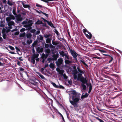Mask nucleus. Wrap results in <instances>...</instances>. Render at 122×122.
Masks as SVG:
<instances>
[{
  "label": "nucleus",
  "instance_id": "nucleus-52",
  "mask_svg": "<svg viewBox=\"0 0 122 122\" xmlns=\"http://www.w3.org/2000/svg\"><path fill=\"white\" fill-rule=\"evenodd\" d=\"M20 33V32L19 31H17L16 32L14 33V35L15 36L18 35Z\"/></svg>",
  "mask_w": 122,
  "mask_h": 122
},
{
  "label": "nucleus",
  "instance_id": "nucleus-62",
  "mask_svg": "<svg viewBox=\"0 0 122 122\" xmlns=\"http://www.w3.org/2000/svg\"><path fill=\"white\" fill-rule=\"evenodd\" d=\"M36 6L37 7H42V6L41 5L39 4H36Z\"/></svg>",
  "mask_w": 122,
  "mask_h": 122
},
{
  "label": "nucleus",
  "instance_id": "nucleus-5",
  "mask_svg": "<svg viewBox=\"0 0 122 122\" xmlns=\"http://www.w3.org/2000/svg\"><path fill=\"white\" fill-rule=\"evenodd\" d=\"M70 51L71 55L73 57L74 60L76 62H77L78 61L77 58V55H78L77 54L74 50H70Z\"/></svg>",
  "mask_w": 122,
  "mask_h": 122
},
{
  "label": "nucleus",
  "instance_id": "nucleus-27",
  "mask_svg": "<svg viewBox=\"0 0 122 122\" xmlns=\"http://www.w3.org/2000/svg\"><path fill=\"white\" fill-rule=\"evenodd\" d=\"M52 43L54 46H58L57 45L58 44V43L56 42L55 41H54L53 40L52 41Z\"/></svg>",
  "mask_w": 122,
  "mask_h": 122
},
{
  "label": "nucleus",
  "instance_id": "nucleus-25",
  "mask_svg": "<svg viewBox=\"0 0 122 122\" xmlns=\"http://www.w3.org/2000/svg\"><path fill=\"white\" fill-rule=\"evenodd\" d=\"M28 20V19L26 18L25 20L23 21L21 23V24L22 25H24L27 24V21Z\"/></svg>",
  "mask_w": 122,
  "mask_h": 122
},
{
  "label": "nucleus",
  "instance_id": "nucleus-26",
  "mask_svg": "<svg viewBox=\"0 0 122 122\" xmlns=\"http://www.w3.org/2000/svg\"><path fill=\"white\" fill-rule=\"evenodd\" d=\"M58 57V55H55L53 56V59L54 60H56Z\"/></svg>",
  "mask_w": 122,
  "mask_h": 122
},
{
  "label": "nucleus",
  "instance_id": "nucleus-24",
  "mask_svg": "<svg viewBox=\"0 0 122 122\" xmlns=\"http://www.w3.org/2000/svg\"><path fill=\"white\" fill-rule=\"evenodd\" d=\"M39 76L41 77V78L42 79L44 80H46V79L45 77L42 75L41 74L39 73L38 74Z\"/></svg>",
  "mask_w": 122,
  "mask_h": 122
},
{
  "label": "nucleus",
  "instance_id": "nucleus-21",
  "mask_svg": "<svg viewBox=\"0 0 122 122\" xmlns=\"http://www.w3.org/2000/svg\"><path fill=\"white\" fill-rule=\"evenodd\" d=\"M37 38L38 40L42 41L43 40V37L42 35H40L37 36Z\"/></svg>",
  "mask_w": 122,
  "mask_h": 122
},
{
  "label": "nucleus",
  "instance_id": "nucleus-9",
  "mask_svg": "<svg viewBox=\"0 0 122 122\" xmlns=\"http://www.w3.org/2000/svg\"><path fill=\"white\" fill-rule=\"evenodd\" d=\"M7 22V24L8 26V28L10 29L12 28V26H14L15 25V23L13 21L11 20L6 21Z\"/></svg>",
  "mask_w": 122,
  "mask_h": 122
},
{
  "label": "nucleus",
  "instance_id": "nucleus-57",
  "mask_svg": "<svg viewBox=\"0 0 122 122\" xmlns=\"http://www.w3.org/2000/svg\"><path fill=\"white\" fill-rule=\"evenodd\" d=\"M60 68V67H58L56 69V71L58 72H59L61 70Z\"/></svg>",
  "mask_w": 122,
  "mask_h": 122
},
{
  "label": "nucleus",
  "instance_id": "nucleus-10",
  "mask_svg": "<svg viewBox=\"0 0 122 122\" xmlns=\"http://www.w3.org/2000/svg\"><path fill=\"white\" fill-rule=\"evenodd\" d=\"M3 28L2 30V33L3 34H6L10 31V29L9 28L6 27L5 28Z\"/></svg>",
  "mask_w": 122,
  "mask_h": 122
},
{
  "label": "nucleus",
  "instance_id": "nucleus-16",
  "mask_svg": "<svg viewBox=\"0 0 122 122\" xmlns=\"http://www.w3.org/2000/svg\"><path fill=\"white\" fill-rule=\"evenodd\" d=\"M21 2L24 8H28L29 9L31 7L29 5L25 4L22 1Z\"/></svg>",
  "mask_w": 122,
  "mask_h": 122
},
{
  "label": "nucleus",
  "instance_id": "nucleus-17",
  "mask_svg": "<svg viewBox=\"0 0 122 122\" xmlns=\"http://www.w3.org/2000/svg\"><path fill=\"white\" fill-rule=\"evenodd\" d=\"M25 36L28 39H30L32 36V35L30 33H27L26 34Z\"/></svg>",
  "mask_w": 122,
  "mask_h": 122
},
{
  "label": "nucleus",
  "instance_id": "nucleus-29",
  "mask_svg": "<svg viewBox=\"0 0 122 122\" xmlns=\"http://www.w3.org/2000/svg\"><path fill=\"white\" fill-rule=\"evenodd\" d=\"M26 34L25 32L22 33L20 34L19 35V36L20 37H25V36Z\"/></svg>",
  "mask_w": 122,
  "mask_h": 122
},
{
  "label": "nucleus",
  "instance_id": "nucleus-19",
  "mask_svg": "<svg viewBox=\"0 0 122 122\" xmlns=\"http://www.w3.org/2000/svg\"><path fill=\"white\" fill-rule=\"evenodd\" d=\"M48 25L50 26L51 27L53 28H55V27L53 25V24L52 23L51 21H49L47 23Z\"/></svg>",
  "mask_w": 122,
  "mask_h": 122
},
{
  "label": "nucleus",
  "instance_id": "nucleus-44",
  "mask_svg": "<svg viewBox=\"0 0 122 122\" xmlns=\"http://www.w3.org/2000/svg\"><path fill=\"white\" fill-rule=\"evenodd\" d=\"M92 86L91 84L90 83L89 85V90H92Z\"/></svg>",
  "mask_w": 122,
  "mask_h": 122
},
{
  "label": "nucleus",
  "instance_id": "nucleus-15",
  "mask_svg": "<svg viewBox=\"0 0 122 122\" xmlns=\"http://www.w3.org/2000/svg\"><path fill=\"white\" fill-rule=\"evenodd\" d=\"M5 21L4 20H1L0 21V27H1L3 28L5 25Z\"/></svg>",
  "mask_w": 122,
  "mask_h": 122
},
{
  "label": "nucleus",
  "instance_id": "nucleus-42",
  "mask_svg": "<svg viewBox=\"0 0 122 122\" xmlns=\"http://www.w3.org/2000/svg\"><path fill=\"white\" fill-rule=\"evenodd\" d=\"M80 62H81L84 65H85L86 66H87V65L85 63V62L84 60H80Z\"/></svg>",
  "mask_w": 122,
  "mask_h": 122
},
{
  "label": "nucleus",
  "instance_id": "nucleus-28",
  "mask_svg": "<svg viewBox=\"0 0 122 122\" xmlns=\"http://www.w3.org/2000/svg\"><path fill=\"white\" fill-rule=\"evenodd\" d=\"M12 13L15 16L18 15L17 14L16 9H13Z\"/></svg>",
  "mask_w": 122,
  "mask_h": 122
},
{
  "label": "nucleus",
  "instance_id": "nucleus-35",
  "mask_svg": "<svg viewBox=\"0 0 122 122\" xmlns=\"http://www.w3.org/2000/svg\"><path fill=\"white\" fill-rule=\"evenodd\" d=\"M49 67L52 69H54V65L52 63H51L49 65Z\"/></svg>",
  "mask_w": 122,
  "mask_h": 122
},
{
  "label": "nucleus",
  "instance_id": "nucleus-3",
  "mask_svg": "<svg viewBox=\"0 0 122 122\" xmlns=\"http://www.w3.org/2000/svg\"><path fill=\"white\" fill-rule=\"evenodd\" d=\"M15 22L17 24L20 25V23L23 20V18L20 14H18L15 16Z\"/></svg>",
  "mask_w": 122,
  "mask_h": 122
},
{
  "label": "nucleus",
  "instance_id": "nucleus-37",
  "mask_svg": "<svg viewBox=\"0 0 122 122\" xmlns=\"http://www.w3.org/2000/svg\"><path fill=\"white\" fill-rule=\"evenodd\" d=\"M32 40L30 39H28L27 40V43L29 45L32 42Z\"/></svg>",
  "mask_w": 122,
  "mask_h": 122
},
{
  "label": "nucleus",
  "instance_id": "nucleus-33",
  "mask_svg": "<svg viewBox=\"0 0 122 122\" xmlns=\"http://www.w3.org/2000/svg\"><path fill=\"white\" fill-rule=\"evenodd\" d=\"M42 23V21L40 20H37L35 23V24L37 25H39Z\"/></svg>",
  "mask_w": 122,
  "mask_h": 122
},
{
  "label": "nucleus",
  "instance_id": "nucleus-63",
  "mask_svg": "<svg viewBox=\"0 0 122 122\" xmlns=\"http://www.w3.org/2000/svg\"><path fill=\"white\" fill-rule=\"evenodd\" d=\"M88 31L86 29H84L83 30V32L85 34V33L86 32H87Z\"/></svg>",
  "mask_w": 122,
  "mask_h": 122
},
{
  "label": "nucleus",
  "instance_id": "nucleus-12",
  "mask_svg": "<svg viewBox=\"0 0 122 122\" xmlns=\"http://www.w3.org/2000/svg\"><path fill=\"white\" fill-rule=\"evenodd\" d=\"M15 19V17L12 15H10L9 16L7 17L6 18V21L11 20Z\"/></svg>",
  "mask_w": 122,
  "mask_h": 122
},
{
  "label": "nucleus",
  "instance_id": "nucleus-31",
  "mask_svg": "<svg viewBox=\"0 0 122 122\" xmlns=\"http://www.w3.org/2000/svg\"><path fill=\"white\" fill-rule=\"evenodd\" d=\"M41 58L43 60L42 61V62L43 63H44L45 61V60L47 58L45 56H43L41 55Z\"/></svg>",
  "mask_w": 122,
  "mask_h": 122
},
{
  "label": "nucleus",
  "instance_id": "nucleus-22",
  "mask_svg": "<svg viewBox=\"0 0 122 122\" xmlns=\"http://www.w3.org/2000/svg\"><path fill=\"white\" fill-rule=\"evenodd\" d=\"M71 94H73V96H75L78 94L79 93H77L75 90H73L71 91Z\"/></svg>",
  "mask_w": 122,
  "mask_h": 122
},
{
  "label": "nucleus",
  "instance_id": "nucleus-53",
  "mask_svg": "<svg viewBox=\"0 0 122 122\" xmlns=\"http://www.w3.org/2000/svg\"><path fill=\"white\" fill-rule=\"evenodd\" d=\"M81 79H82V77L81 78V77H78L77 78V80L78 81H80L81 82Z\"/></svg>",
  "mask_w": 122,
  "mask_h": 122
},
{
  "label": "nucleus",
  "instance_id": "nucleus-47",
  "mask_svg": "<svg viewBox=\"0 0 122 122\" xmlns=\"http://www.w3.org/2000/svg\"><path fill=\"white\" fill-rule=\"evenodd\" d=\"M54 32L56 34L57 36H58L59 35V33L58 31L56 29H55Z\"/></svg>",
  "mask_w": 122,
  "mask_h": 122
},
{
  "label": "nucleus",
  "instance_id": "nucleus-58",
  "mask_svg": "<svg viewBox=\"0 0 122 122\" xmlns=\"http://www.w3.org/2000/svg\"><path fill=\"white\" fill-rule=\"evenodd\" d=\"M74 79L75 80L77 79V74H73Z\"/></svg>",
  "mask_w": 122,
  "mask_h": 122
},
{
  "label": "nucleus",
  "instance_id": "nucleus-56",
  "mask_svg": "<svg viewBox=\"0 0 122 122\" xmlns=\"http://www.w3.org/2000/svg\"><path fill=\"white\" fill-rule=\"evenodd\" d=\"M97 119L100 122H104V121L101 119L99 118L98 117L97 118Z\"/></svg>",
  "mask_w": 122,
  "mask_h": 122
},
{
  "label": "nucleus",
  "instance_id": "nucleus-46",
  "mask_svg": "<svg viewBox=\"0 0 122 122\" xmlns=\"http://www.w3.org/2000/svg\"><path fill=\"white\" fill-rule=\"evenodd\" d=\"M83 96L85 98H87L89 95V94L88 93L86 92L84 95H83Z\"/></svg>",
  "mask_w": 122,
  "mask_h": 122
},
{
  "label": "nucleus",
  "instance_id": "nucleus-14",
  "mask_svg": "<svg viewBox=\"0 0 122 122\" xmlns=\"http://www.w3.org/2000/svg\"><path fill=\"white\" fill-rule=\"evenodd\" d=\"M59 53L61 56L63 57H64V56L67 53V52H64L63 51H60Z\"/></svg>",
  "mask_w": 122,
  "mask_h": 122
},
{
  "label": "nucleus",
  "instance_id": "nucleus-39",
  "mask_svg": "<svg viewBox=\"0 0 122 122\" xmlns=\"http://www.w3.org/2000/svg\"><path fill=\"white\" fill-rule=\"evenodd\" d=\"M57 88L64 89L65 88V87L62 85H60L59 86H58Z\"/></svg>",
  "mask_w": 122,
  "mask_h": 122
},
{
  "label": "nucleus",
  "instance_id": "nucleus-43",
  "mask_svg": "<svg viewBox=\"0 0 122 122\" xmlns=\"http://www.w3.org/2000/svg\"><path fill=\"white\" fill-rule=\"evenodd\" d=\"M7 4L9 5L10 6H12L13 4L9 0H8L7 3Z\"/></svg>",
  "mask_w": 122,
  "mask_h": 122
},
{
  "label": "nucleus",
  "instance_id": "nucleus-51",
  "mask_svg": "<svg viewBox=\"0 0 122 122\" xmlns=\"http://www.w3.org/2000/svg\"><path fill=\"white\" fill-rule=\"evenodd\" d=\"M87 33L89 35V36L90 37V38H89V39H91L92 38V35L91 33L89 32L88 31H87Z\"/></svg>",
  "mask_w": 122,
  "mask_h": 122
},
{
  "label": "nucleus",
  "instance_id": "nucleus-20",
  "mask_svg": "<svg viewBox=\"0 0 122 122\" xmlns=\"http://www.w3.org/2000/svg\"><path fill=\"white\" fill-rule=\"evenodd\" d=\"M64 71L62 70H61L59 72V74H60L61 76H63L64 77V78L66 79V78H65L64 77L65 75L64 74Z\"/></svg>",
  "mask_w": 122,
  "mask_h": 122
},
{
  "label": "nucleus",
  "instance_id": "nucleus-60",
  "mask_svg": "<svg viewBox=\"0 0 122 122\" xmlns=\"http://www.w3.org/2000/svg\"><path fill=\"white\" fill-rule=\"evenodd\" d=\"M94 58H97L98 59H101V57H99L98 56H97L96 55L94 57Z\"/></svg>",
  "mask_w": 122,
  "mask_h": 122
},
{
  "label": "nucleus",
  "instance_id": "nucleus-2",
  "mask_svg": "<svg viewBox=\"0 0 122 122\" xmlns=\"http://www.w3.org/2000/svg\"><path fill=\"white\" fill-rule=\"evenodd\" d=\"M39 82V81L36 79H32L30 82L31 85L34 86L35 88L38 87L39 86L40 84Z\"/></svg>",
  "mask_w": 122,
  "mask_h": 122
},
{
  "label": "nucleus",
  "instance_id": "nucleus-54",
  "mask_svg": "<svg viewBox=\"0 0 122 122\" xmlns=\"http://www.w3.org/2000/svg\"><path fill=\"white\" fill-rule=\"evenodd\" d=\"M26 30V29H25V28H23L20 30V31L21 32H23L25 31Z\"/></svg>",
  "mask_w": 122,
  "mask_h": 122
},
{
  "label": "nucleus",
  "instance_id": "nucleus-30",
  "mask_svg": "<svg viewBox=\"0 0 122 122\" xmlns=\"http://www.w3.org/2000/svg\"><path fill=\"white\" fill-rule=\"evenodd\" d=\"M50 36H51V35L50 34H45L44 35V36L45 38H49L50 37Z\"/></svg>",
  "mask_w": 122,
  "mask_h": 122
},
{
  "label": "nucleus",
  "instance_id": "nucleus-23",
  "mask_svg": "<svg viewBox=\"0 0 122 122\" xmlns=\"http://www.w3.org/2000/svg\"><path fill=\"white\" fill-rule=\"evenodd\" d=\"M38 54H33L31 56V58L35 59L36 58H37L39 56Z\"/></svg>",
  "mask_w": 122,
  "mask_h": 122
},
{
  "label": "nucleus",
  "instance_id": "nucleus-38",
  "mask_svg": "<svg viewBox=\"0 0 122 122\" xmlns=\"http://www.w3.org/2000/svg\"><path fill=\"white\" fill-rule=\"evenodd\" d=\"M69 55H68V53L66 54L64 56V59L65 60H67L68 59V57Z\"/></svg>",
  "mask_w": 122,
  "mask_h": 122
},
{
  "label": "nucleus",
  "instance_id": "nucleus-64",
  "mask_svg": "<svg viewBox=\"0 0 122 122\" xmlns=\"http://www.w3.org/2000/svg\"><path fill=\"white\" fill-rule=\"evenodd\" d=\"M40 31L39 30H38L36 31V34L37 35H38L40 33Z\"/></svg>",
  "mask_w": 122,
  "mask_h": 122
},
{
  "label": "nucleus",
  "instance_id": "nucleus-41",
  "mask_svg": "<svg viewBox=\"0 0 122 122\" xmlns=\"http://www.w3.org/2000/svg\"><path fill=\"white\" fill-rule=\"evenodd\" d=\"M41 1H42L46 3H48L50 1H53L52 0H41Z\"/></svg>",
  "mask_w": 122,
  "mask_h": 122
},
{
  "label": "nucleus",
  "instance_id": "nucleus-50",
  "mask_svg": "<svg viewBox=\"0 0 122 122\" xmlns=\"http://www.w3.org/2000/svg\"><path fill=\"white\" fill-rule=\"evenodd\" d=\"M99 51L102 53L103 54L104 53H105L106 52V51H105L103 50H99Z\"/></svg>",
  "mask_w": 122,
  "mask_h": 122
},
{
  "label": "nucleus",
  "instance_id": "nucleus-45",
  "mask_svg": "<svg viewBox=\"0 0 122 122\" xmlns=\"http://www.w3.org/2000/svg\"><path fill=\"white\" fill-rule=\"evenodd\" d=\"M77 69L78 71L80 73H83V71L81 70L78 67H77Z\"/></svg>",
  "mask_w": 122,
  "mask_h": 122
},
{
  "label": "nucleus",
  "instance_id": "nucleus-7",
  "mask_svg": "<svg viewBox=\"0 0 122 122\" xmlns=\"http://www.w3.org/2000/svg\"><path fill=\"white\" fill-rule=\"evenodd\" d=\"M45 54L44 53L42 54V55L47 57L51 52L50 50L49 49H45L44 50Z\"/></svg>",
  "mask_w": 122,
  "mask_h": 122
},
{
  "label": "nucleus",
  "instance_id": "nucleus-36",
  "mask_svg": "<svg viewBox=\"0 0 122 122\" xmlns=\"http://www.w3.org/2000/svg\"><path fill=\"white\" fill-rule=\"evenodd\" d=\"M72 72L73 74H77L78 72L77 70H73Z\"/></svg>",
  "mask_w": 122,
  "mask_h": 122
},
{
  "label": "nucleus",
  "instance_id": "nucleus-6",
  "mask_svg": "<svg viewBox=\"0 0 122 122\" xmlns=\"http://www.w3.org/2000/svg\"><path fill=\"white\" fill-rule=\"evenodd\" d=\"M63 60L62 58L58 59L57 61L56 62V63L57 66L59 67H61L63 65Z\"/></svg>",
  "mask_w": 122,
  "mask_h": 122
},
{
  "label": "nucleus",
  "instance_id": "nucleus-49",
  "mask_svg": "<svg viewBox=\"0 0 122 122\" xmlns=\"http://www.w3.org/2000/svg\"><path fill=\"white\" fill-rule=\"evenodd\" d=\"M49 45L48 44H45V46L46 48L45 49H49Z\"/></svg>",
  "mask_w": 122,
  "mask_h": 122
},
{
  "label": "nucleus",
  "instance_id": "nucleus-34",
  "mask_svg": "<svg viewBox=\"0 0 122 122\" xmlns=\"http://www.w3.org/2000/svg\"><path fill=\"white\" fill-rule=\"evenodd\" d=\"M108 58L110 59L109 61V63H110L111 61H112L113 59V58L111 56H109V57H108Z\"/></svg>",
  "mask_w": 122,
  "mask_h": 122
},
{
  "label": "nucleus",
  "instance_id": "nucleus-40",
  "mask_svg": "<svg viewBox=\"0 0 122 122\" xmlns=\"http://www.w3.org/2000/svg\"><path fill=\"white\" fill-rule=\"evenodd\" d=\"M35 59L31 58V62L33 64H35Z\"/></svg>",
  "mask_w": 122,
  "mask_h": 122
},
{
  "label": "nucleus",
  "instance_id": "nucleus-18",
  "mask_svg": "<svg viewBox=\"0 0 122 122\" xmlns=\"http://www.w3.org/2000/svg\"><path fill=\"white\" fill-rule=\"evenodd\" d=\"M32 21L31 20H28L27 21V24L28 25L29 27H30L33 24V23L32 22Z\"/></svg>",
  "mask_w": 122,
  "mask_h": 122
},
{
  "label": "nucleus",
  "instance_id": "nucleus-13",
  "mask_svg": "<svg viewBox=\"0 0 122 122\" xmlns=\"http://www.w3.org/2000/svg\"><path fill=\"white\" fill-rule=\"evenodd\" d=\"M36 51L39 53L40 54L42 53L43 51V48L42 47L40 48L38 47L36 49Z\"/></svg>",
  "mask_w": 122,
  "mask_h": 122
},
{
  "label": "nucleus",
  "instance_id": "nucleus-8",
  "mask_svg": "<svg viewBox=\"0 0 122 122\" xmlns=\"http://www.w3.org/2000/svg\"><path fill=\"white\" fill-rule=\"evenodd\" d=\"M75 61L74 60V59H72V57L69 56L68 57V59L67 60H65V62L66 64H70L71 63H72L73 62Z\"/></svg>",
  "mask_w": 122,
  "mask_h": 122
},
{
  "label": "nucleus",
  "instance_id": "nucleus-1",
  "mask_svg": "<svg viewBox=\"0 0 122 122\" xmlns=\"http://www.w3.org/2000/svg\"><path fill=\"white\" fill-rule=\"evenodd\" d=\"M80 94L79 93V94L75 96H72V101L70 100V103L73 105L74 107L76 108L78 107L77 103L80 100Z\"/></svg>",
  "mask_w": 122,
  "mask_h": 122
},
{
  "label": "nucleus",
  "instance_id": "nucleus-55",
  "mask_svg": "<svg viewBox=\"0 0 122 122\" xmlns=\"http://www.w3.org/2000/svg\"><path fill=\"white\" fill-rule=\"evenodd\" d=\"M9 48L12 50H13L15 49L14 48L13 46H9Z\"/></svg>",
  "mask_w": 122,
  "mask_h": 122
},
{
  "label": "nucleus",
  "instance_id": "nucleus-11",
  "mask_svg": "<svg viewBox=\"0 0 122 122\" xmlns=\"http://www.w3.org/2000/svg\"><path fill=\"white\" fill-rule=\"evenodd\" d=\"M52 40V37L51 36L49 38H47L46 40V42L48 44H50V45L51 46V47H50V48H53V47H54V46H53L51 44V41Z\"/></svg>",
  "mask_w": 122,
  "mask_h": 122
},
{
  "label": "nucleus",
  "instance_id": "nucleus-4",
  "mask_svg": "<svg viewBox=\"0 0 122 122\" xmlns=\"http://www.w3.org/2000/svg\"><path fill=\"white\" fill-rule=\"evenodd\" d=\"M81 80V82L82 83L81 85L83 87L82 90H85L86 89V86L85 85V84L87 83V80L85 77H82Z\"/></svg>",
  "mask_w": 122,
  "mask_h": 122
},
{
  "label": "nucleus",
  "instance_id": "nucleus-59",
  "mask_svg": "<svg viewBox=\"0 0 122 122\" xmlns=\"http://www.w3.org/2000/svg\"><path fill=\"white\" fill-rule=\"evenodd\" d=\"M52 60V59L51 58H48L47 59V60L49 62H51Z\"/></svg>",
  "mask_w": 122,
  "mask_h": 122
},
{
  "label": "nucleus",
  "instance_id": "nucleus-48",
  "mask_svg": "<svg viewBox=\"0 0 122 122\" xmlns=\"http://www.w3.org/2000/svg\"><path fill=\"white\" fill-rule=\"evenodd\" d=\"M41 13L44 15H45L46 16V17H48V14H46L45 13L41 11H40Z\"/></svg>",
  "mask_w": 122,
  "mask_h": 122
},
{
  "label": "nucleus",
  "instance_id": "nucleus-32",
  "mask_svg": "<svg viewBox=\"0 0 122 122\" xmlns=\"http://www.w3.org/2000/svg\"><path fill=\"white\" fill-rule=\"evenodd\" d=\"M51 83L52 85L53 86L56 88H57V87H58V85H57L55 83H54L52 82H51Z\"/></svg>",
  "mask_w": 122,
  "mask_h": 122
},
{
  "label": "nucleus",
  "instance_id": "nucleus-61",
  "mask_svg": "<svg viewBox=\"0 0 122 122\" xmlns=\"http://www.w3.org/2000/svg\"><path fill=\"white\" fill-rule=\"evenodd\" d=\"M82 73H78L77 75L78 77H81V76H82Z\"/></svg>",
  "mask_w": 122,
  "mask_h": 122
}]
</instances>
